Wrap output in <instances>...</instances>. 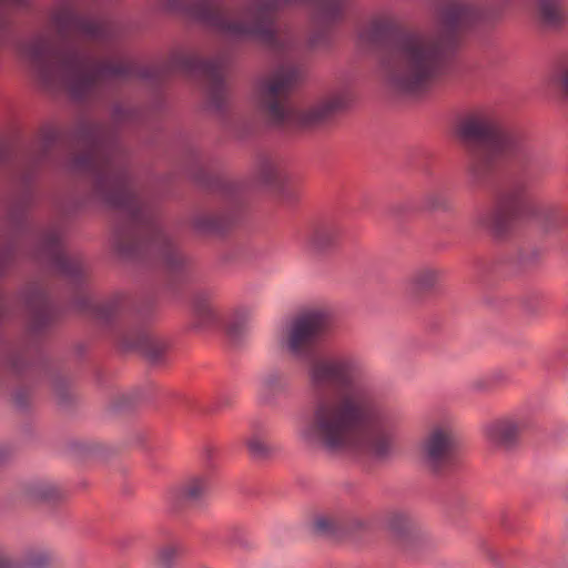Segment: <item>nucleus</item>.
Returning <instances> with one entry per match:
<instances>
[{"label": "nucleus", "mask_w": 568, "mask_h": 568, "mask_svg": "<svg viewBox=\"0 0 568 568\" xmlns=\"http://www.w3.org/2000/svg\"><path fill=\"white\" fill-rule=\"evenodd\" d=\"M327 316L311 311L282 325L275 341L295 357H306L308 414L296 427L297 439L328 455L368 454L385 458L407 420L404 407L382 400L369 381L366 362L348 351L310 353L327 331Z\"/></svg>", "instance_id": "f257e3e1"}, {"label": "nucleus", "mask_w": 568, "mask_h": 568, "mask_svg": "<svg viewBox=\"0 0 568 568\" xmlns=\"http://www.w3.org/2000/svg\"><path fill=\"white\" fill-rule=\"evenodd\" d=\"M52 27L58 39L40 34L21 47L22 55L48 91H63L83 101L100 98L115 83L133 77L161 78L178 72L200 77L214 109L222 110L225 105L224 70L229 62L223 54L203 60L195 53H176L162 69H142L122 55L99 57L80 43V40L102 41L109 37V27L101 19L63 7L53 14Z\"/></svg>", "instance_id": "f03ea898"}, {"label": "nucleus", "mask_w": 568, "mask_h": 568, "mask_svg": "<svg viewBox=\"0 0 568 568\" xmlns=\"http://www.w3.org/2000/svg\"><path fill=\"white\" fill-rule=\"evenodd\" d=\"M248 7L229 13L222 0H169L172 10L185 11L222 37L244 42L255 40L278 57L277 65L260 75L254 85L256 104L266 120L276 126L308 130L323 125L349 102L347 89L328 92L300 108L288 102L291 91L303 81V63L290 57L295 41L275 27V12L284 7L304 4L312 9L317 22L332 23L342 17L345 0H247Z\"/></svg>", "instance_id": "7ed1b4c3"}, {"label": "nucleus", "mask_w": 568, "mask_h": 568, "mask_svg": "<svg viewBox=\"0 0 568 568\" xmlns=\"http://www.w3.org/2000/svg\"><path fill=\"white\" fill-rule=\"evenodd\" d=\"M78 143L80 151L71 160L72 170L88 175L97 197L124 220L116 241L120 253L153 261L170 273L182 270L184 256L138 190L114 136L104 126L88 122L79 130Z\"/></svg>", "instance_id": "20e7f679"}, {"label": "nucleus", "mask_w": 568, "mask_h": 568, "mask_svg": "<svg viewBox=\"0 0 568 568\" xmlns=\"http://www.w3.org/2000/svg\"><path fill=\"white\" fill-rule=\"evenodd\" d=\"M478 13L470 0H440L439 33L399 29L389 18L373 20L359 37L382 47L381 63L387 84L402 94L418 95L428 91L444 74L445 42H453Z\"/></svg>", "instance_id": "39448f33"}, {"label": "nucleus", "mask_w": 568, "mask_h": 568, "mask_svg": "<svg viewBox=\"0 0 568 568\" xmlns=\"http://www.w3.org/2000/svg\"><path fill=\"white\" fill-rule=\"evenodd\" d=\"M459 135L468 151V171L474 183L486 180L503 155L519 162L532 155L531 144L524 134L505 130L487 114L465 119L459 125Z\"/></svg>", "instance_id": "423d86ee"}, {"label": "nucleus", "mask_w": 568, "mask_h": 568, "mask_svg": "<svg viewBox=\"0 0 568 568\" xmlns=\"http://www.w3.org/2000/svg\"><path fill=\"white\" fill-rule=\"evenodd\" d=\"M419 454L425 466L435 474L454 466L457 460V438L453 424L443 419L432 423L420 440Z\"/></svg>", "instance_id": "0eeeda50"}, {"label": "nucleus", "mask_w": 568, "mask_h": 568, "mask_svg": "<svg viewBox=\"0 0 568 568\" xmlns=\"http://www.w3.org/2000/svg\"><path fill=\"white\" fill-rule=\"evenodd\" d=\"M524 209V187L505 191L498 201L477 215V224L496 236L506 235Z\"/></svg>", "instance_id": "6e6552de"}, {"label": "nucleus", "mask_w": 568, "mask_h": 568, "mask_svg": "<svg viewBox=\"0 0 568 568\" xmlns=\"http://www.w3.org/2000/svg\"><path fill=\"white\" fill-rule=\"evenodd\" d=\"M39 254L65 278L78 283L84 276V266L78 256L69 255L62 244L61 233L53 227L41 235Z\"/></svg>", "instance_id": "1a4fd4ad"}, {"label": "nucleus", "mask_w": 568, "mask_h": 568, "mask_svg": "<svg viewBox=\"0 0 568 568\" xmlns=\"http://www.w3.org/2000/svg\"><path fill=\"white\" fill-rule=\"evenodd\" d=\"M531 425L526 410L515 412L486 424L484 428L486 439L494 446L509 448L514 446L520 434Z\"/></svg>", "instance_id": "9d476101"}, {"label": "nucleus", "mask_w": 568, "mask_h": 568, "mask_svg": "<svg viewBox=\"0 0 568 568\" xmlns=\"http://www.w3.org/2000/svg\"><path fill=\"white\" fill-rule=\"evenodd\" d=\"M30 329L40 333L55 318V310L50 301L47 290L34 284L30 286L24 296Z\"/></svg>", "instance_id": "9b49d317"}, {"label": "nucleus", "mask_w": 568, "mask_h": 568, "mask_svg": "<svg viewBox=\"0 0 568 568\" xmlns=\"http://www.w3.org/2000/svg\"><path fill=\"white\" fill-rule=\"evenodd\" d=\"M194 325L199 328H207L216 324H223L231 336H236L241 331L240 324L222 322L216 304L209 292H197L193 298Z\"/></svg>", "instance_id": "f8f14e48"}, {"label": "nucleus", "mask_w": 568, "mask_h": 568, "mask_svg": "<svg viewBox=\"0 0 568 568\" xmlns=\"http://www.w3.org/2000/svg\"><path fill=\"white\" fill-rule=\"evenodd\" d=\"M339 236V227L331 221L320 222L305 229L300 242L310 252H324L335 245Z\"/></svg>", "instance_id": "ddd939ff"}, {"label": "nucleus", "mask_w": 568, "mask_h": 568, "mask_svg": "<svg viewBox=\"0 0 568 568\" xmlns=\"http://www.w3.org/2000/svg\"><path fill=\"white\" fill-rule=\"evenodd\" d=\"M385 526L402 542L408 544L420 537L422 530L413 517L405 509H390L385 515Z\"/></svg>", "instance_id": "4468645a"}, {"label": "nucleus", "mask_w": 568, "mask_h": 568, "mask_svg": "<svg viewBox=\"0 0 568 568\" xmlns=\"http://www.w3.org/2000/svg\"><path fill=\"white\" fill-rule=\"evenodd\" d=\"M536 16L544 28L559 30L568 23V0H536Z\"/></svg>", "instance_id": "2eb2a0df"}, {"label": "nucleus", "mask_w": 568, "mask_h": 568, "mask_svg": "<svg viewBox=\"0 0 568 568\" xmlns=\"http://www.w3.org/2000/svg\"><path fill=\"white\" fill-rule=\"evenodd\" d=\"M122 343L126 348L139 349L153 362L160 361L165 351V343L146 331H135L124 336Z\"/></svg>", "instance_id": "dca6fc26"}, {"label": "nucleus", "mask_w": 568, "mask_h": 568, "mask_svg": "<svg viewBox=\"0 0 568 568\" xmlns=\"http://www.w3.org/2000/svg\"><path fill=\"white\" fill-rule=\"evenodd\" d=\"M233 222L231 215L222 212H202L194 216L193 226L202 234H221Z\"/></svg>", "instance_id": "f3484780"}, {"label": "nucleus", "mask_w": 568, "mask_h": 568, "mask_svg": "<svg viewBox=\"0 0 568 568\" xmlns=\"http://www.w3.org/2000/svg\"><path fill=\"white\" fill-rule=\"evenodd\" d=\"M287 379L285 374L277 368L265 371L258 381V394L263 402H270L275 395L285 390Z\"/></svg>", "instance_id": "a211bd4d"}, {"label": "nucleus", "mask_w": 568, "mask_h": 568, "mask_svg": "<svg viewBox=\"0 0 568 568\" xmlns=\"http://www.w3.org/2000/svg\"><path fill=\"white\" fill-rule=\"evenodd\" d=\"M442 271L434 266H422L409 276L410 291L416 294L433 291L439 282Z\"/></svg>", "instance_id": "6ab92c4d"}, {"label": "nucleus", "mask_w": 568, "mask_h": 568, "mask_svg": "<svg viewBox=\"0 0 568 568\" xmlns=\"http://www.w3.org/2000/svg\"><path fill=\"white\" fill-rule=\"evenodd\" d=\"M24 496L31 503H45L58 499L60 490L52 481L37 480L26 487Z\"/></svg>", "instance_id": "aec40b11"}, {"label": "nucleus", "mask_w": 568, "mask_h": 568, "mask_svg": "<svg viewBox=\"0 0 568 568\" xmlns=\"http://www.w3.org/2000/svg\"><path fill=\"white\" fill-rule=\"evenodd\" d=\"M313 526L318 534L326 536H337L346 532L344 520L332 514H322L316 516Z\"/></svg>", "instance_id": "412c9836"}, {"label": "nucleus", "mask_w": 568, "mask_h": 568, "mask_svg": "<svg viewBox=\"0 0 568 568\" xmlns=\"http://www.w3.org/2000/svg\"><path fill=\"white\" fill-rule=\"evenodd\" d=\"M246 446L254 458H266L273 450L264 429L254 430L246 439Z\"/></svg>", "instance_id": "4be33fe9"}, {"label": "nucleus", "mask_w": 568, "mask_h": 568, "mask_svg": "<svg viewBox=\"0 0 568 568\" xmlns=\"http://www.w3.org/2000/svg\"><path fill=\"white\" fill-rule=\"evenodd\" d=\"M506 375L500 369H494L478 375L470 381V388L476 392H489L504 383Z\"/></svg>", "instance_id": "5701e85b"}, {"label": "nucleus", "mask_w": 568, "mask_h": 568, "mask_svg": "<svg viewBox=\"0 0 568 568\" xmlns=\"http://www.w3.org/2000/svg\"><path fill=\"white\" fill-rule=\"evenodd\" d=\"M209 489V480L204 476L189 479L181 489L182 497L187 501L199 500Z\"/></svg>", "instance_id": "b1692460"}, {"label": "nucleus", "mask_w": 568, "mask_h": 568, "mask_svg": "<svg viewBox=\"0 0 568 568\" xmlns=\"http://www.w3.org/2000/svg\"><path fill=\"white\" fill-rule=\"evenodd\" d=\"M258 179L266 186H277L281 181V168L272 159H265L258 169Z\"/></svg>", "instance_id": "393cba45"}, {"label": "nucleus", "mask_w": 568, "mask_h": 568, "mask_svg": "<svg viewBox=\"0 0 568 568\" xmlns=\"http://www.w3.org/2000/svg\"><path fill=\"white\" fill-rule=\"evenodd\" d=\"M92 313L100 322L111 323L121 313L120 301L112 300L93 305Z\"/></svg>", "instance_id": "a878e982"}, {"label": "nucleus", "mask_w": 568, "mask_h": 568, "mask_svg": "<svg viewBox=\"0 0 568 568\" xmlns=\"http://www.w3.org/2000/svg\"><path fill=\"white\" fill-rule=\"evenodd\" d=\"M26 362L24 354L14 348H4L0 352V366L19 373Z\"/></svg>", "instance_id": "bb28decb"}, {"label": "nucleus", "mask_w": 568, "mask_h": 568, "mask_svg": "<svg viewBox=\"0 0 568 568\" xmlns=\"http://www.w3.org/2000/svg\"><path fill=\"white\" fill-rule=\"evenodd\" d=\"M180 555V547L169 544L161 547L156 555V564L160 568H173Z\"/></svg>", "instance_id": "cd10ccee"}, {"label": "nucleus", "mask_w": 568, "mask_h": 568, "mask_svg": "<svg viewBox=\"0 0 568 568\" xmlns=\"http://www.w3.org/2000/svg\"><path fill=\"white\" fill-rule=\"evenodd\" d=\"M16 255V246L11 243L0 246V276L4 274V271L11 265ZM6 306L3 298L0 296V320L4 315Z\"/></svg>", "instance_id": "c85d7f7f"}, {"label": "nucleus", "mask_w": 568, "mask_h": 568, "mask_svg": "<svg viewBox=\"0 0 568 568\" xmlns=\"http://www.w3.org/2000/svg\"><path fill=\"white\" fill-rule=\"evenodd\" d=\"M423 205L430 211H443L447 207V202L442 192L432 190L423 195Z\"/></svg>", "instance_id": "c756f323"}, {"label": "nucleus", "mask_w": 568, "mask_h": 568, "mask_svg": "<svg viewBox=\"0 0 568 568\" xmlns=\"http://www.w3.org/2000/svg\"><path fill=\"white\" fill-rule=\"evenodd\" d=\"M555 81L564 95L568 99V57L557 68Z\"/></svg>", "instance_id": "7c9ffc66"}, {"label": "nucleus", "mask_w": 568, "mask_h": 568, "mask_svg": "<svg viewBox=\"0 0 568 568\" xmlns=\"http://www.w3.org/2000/svg\"><path fill=\"white\" fill-rule=\"evenodd\" d=\"M116 121H125L131 118V110L125 105H116L113 112Z\"/></svg>", "instance_id": "2f4dec72"}, {"label": "nucleus", "mask_w": 568, "mask_h": 568, "mask_svg": "<svg viewBox=\"0 0 568 568\" xmlns=\"http://www.w3.org/2000/svg\"><path fill=\"white\" fill-rule=\"evenodd\" d=\"M28 0H0L1 8H22L26 7Z\"/></svg>", "instance_id": "473e14b6"}, {"label": "nucleus", "mask_w": 568, "mask_h": 568, "mask_svg": "<svg viewBox=\"0 0 568 568\" xmlns=\"http://www.w3.org/2000/svg\"><path fill=\"white\" fill-rule=\"evenodd\" d=\"M29 393L27 390H18L14 395V400L21 407L26 406L28 403Z\"/></svg>", "instance_id": "72a5a7b5"}, {"label": "nucleus", "mask_w": 568, "mask_h": 568, "mask_svg": "<svg viewBox=\"0 0 568 568\" xmlns=\"http://www.w3.org/2000/svg\"><path fill=\"white\" fill-rule=\"evenodd\" d=\"M57 139H58V133L55 131L48 132L44 138V146L49 148L57 141Z\"/></svg>", "instance_id": "f704fd0d"}, {"label": "nucleus", "mask_w": 568, "mask_h": 568, "mask_svg": "<svg viewBox=\"0 0 568 568\" xmlns=\"http://www.w3.org/2000/svg\"><path fill=\"white\" fill-rule=\"evenodd\" d=\"M0 568H18L12 565L9 560L0 556Z\"/></svg>", "instance_id": "c9c22d12"}, {"label": "nucleus", "mask_w": 568, "mask_h": 568, "mask_svg": "<svg viewBox=\"0 0 568 568\" xmlns=\"http://www.w3.org/2000/svg\"><path fill=\"white\" fill-rule=\"evenodd\" d=\"M538 214H548L550 212H552V209L551 207H548V206H544V205H540L538 206Z\"/></svg>", "instance_id": "e433bc0d"}, {"label": "nucleus", "mask_w": 568, "mask_h": 568, "mask_svg": "<svg viewBox=\"0 0 568 568\" xmlns=\"http://www.w3.org/2000/svg\"><path fill=\"white\" fill-rule=\"evenodd\" d=\"M245 312H246V311H244V310H237V311H236V316H239V317H241V318H242V317H244Z\"/></svg>", "instance_id": "4c0bfd02"}]
</instances>
